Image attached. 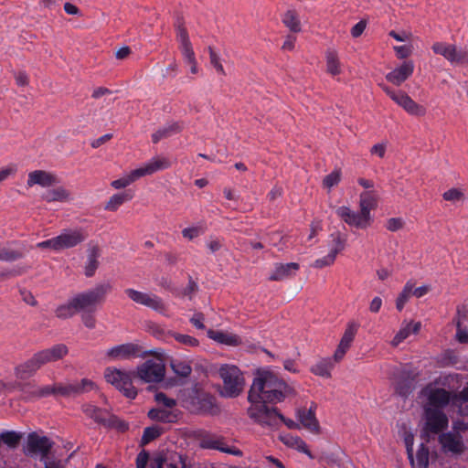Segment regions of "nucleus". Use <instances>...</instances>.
I'll use <instances>...</instances> for the list:
<instances>
[{
    "instance_id": "nucleus-11",
    "label": "nucleus",
    "mask_w": 468,
    "mask_h": 468,
    "mask_svg": "<svg viewBox=\"0 0 468 468\" xmlns=\"http://www.w3.org/2000/svg\"><path fill=\"white\" fill-rule=\"evenodd\" d=\"M425 425L423 427L421 437L426 441H430L431 434H438L448 427L449 420L446 414L441 410L426 407Z\"/></svg>"
},
{
    "instance_id": "nucleus-33",
    "label": "nucleus",
    "mask_w": 468,
    "mask_h": 468,
    "mask_svg": "<svg viewBox=\"0 0 468 468\" xmlns=\"http://www.w3.org/2000/svg\"><path fill=\"white\" fill-rule=\"evenodd\" d=\"M100 256V249L97 245H93L89 250L88 261L85 266V275L91 277L99 266L98 258Z\"/></svg>"
},
{
    "instance_id": "nucleus-17",
    "label": "nucleus",
    "mask_w": 468,
    "mask_h": 468,
    "mask_svg": "<svg viewBox=\"0 0 468 468\" xmlns=\"http://www.w3.org/2000/svg\"><path fill=\"white\" fill-rule=\"evenodd\" d=\"M335 214L349 227L365 229L371 225V215H366L361 209L354 211L349 207L342 206L335 209Z\"/></svg>"
},
{
    "instance_id": "nucleus-49",
    "label": "nucleus",
    "mask_w": 468,
    "mask_h": 468,
    "mask_svg": "<svg viewBox=\"0 0 468 468\" xmlns=\"http://www.w3.org/2000/svg\"><path fill=\"white\" fill-rule=\"evenodd\" d=\"M340 179L341 172L339 170H335L324 178L323 185L324 187L330 189L336 186L340 182Z\"/></svg>"
},
{
    "instance_id": "nucleus-21",
    "label": "nucleus",
    "mask_w": 468,
    "mask_h": 468,
    "mask_svg": "<svg viewBox=\"0 0 468 468\" xmlns=\"http://www.w3.org/2000/svg\"><path fill=\"white\" fill-rule=\"evenodd\" d=\"M414 71V63L411 60L404 61L386 75V80L390 83L400 86Z\"/></svg>"
},
{
    "instance_id": "nucleus-56",
    "label": "nucleus",
    "mask_w": 468,
    "mask_h": 468,
    "mask_svg": "<svg viewBox=\"0 0 468 468\" xmlns=\"http://www.w3.org/2000/svg\"><path fill=\"white\" fill-rule=\"evenodd\" d=\"M92 313L93 312L82 313L81 315L83 324L89 329H93L96 326V319Z\"/></svg>"
},
{
    "instance_id": "nucleus-10",
    "label": "nucleus",
    "mask_w": 468,
    "mask_h": 468,
    "mask_svg": "<svg viewBox=\"0 0 468 468\" xmlns=\"http://www.w3.org/2000/svg\"><path fill=\"white\" fill-rule=\"evenodd\" d=\"M106 381L123 393L128 399H134L137 390L132 382V373L114 367H107L104 371Z\"/></svg>"
},
{
    "instance_id": "nucleus-30",
    "label": "nucleus",
    "mask_w": 468,
    "mask_h": 468,
    "mask_svg": "<svg viewBox=\"0 0 468 468\" xmlns=\"http://www.w3.org/2000/svg\"><path fill=\"white\" fill-rule=\"evenodd\" d=\"M42 199L50 202H66L70 200V192L63 186L49 189L42 195Z\"/></svg>"
},
{
    "instance_id": "nucleus-61",
    "label": "nucleus",
    "mask_w": 468,
    "mask_h": 468,
    "mask_svg": "<svg viewBox=\"0 0 468 468\" xmlns=\"http://www.w3.org/2000/svg\"><path fill=\"white\" fill-rule=\"evenodd\" d=\"M367 27V23L364 20L359 21L351 28V35L353 37H360Z\"/></svg>"
},
{
    "instance_id": "nucleus-6",
    "label": "nucleus",
    "mask_w": 468,
    "mask_h": 468,
    "mask_svg": "<svg viewBox=\"0 0 468 468\" xmlns=\"http://www.w3.org/2000/svg\"><path fill=\"white\" fill-rule=\"evenodd\" d=\"M459 375H448L437 378L433 383L427 385L421 391L422 395L426 397L428 405L432 409L441 410L446 407L451 401L455 402L454 393H452L444 388L437 387L438 385L446 386L451 381L458 379Z\"/></svg>"
},
{
    "instance_id": "nucleus-4",
    "label": "nucleus",
    "mask_w": 468,
    "mask_h": 468,
    "mask_svg": "<svg viewBox=\"0 0 468 468\" xmlns=\"http://www.w3.org/2000/svg\"><path fill=\"white\" fill-rule=\"evenodd\" d=\"M171 166V162L164 156H155L148 162L143 164L140 167L132 170L122 177L112 181L111 186L114 189L124 188L141 177L151 176L158 171L167 169Z\"/></svg>"
},
{
    "instance_id": "nucleus-52",
    "label": "nucleus",
    "mask_w": 468,
    "mask_h": 468,
    "mask_svg": "<svg viewBox=\"0 0 468 468\" xmlns=\"http://www.w3.org/2000/svg\"><path fill=\"white\" fill-rule=\"evenodd\" d=\"M54 395H61V396H72L73 388L71 383L63 384V383H54L53 384Z\"/></svg>"
},
{
    "instance_id": "nucleus-44",
    "label": "nucleus",
    "mask_w": 468,
    "mask_h": 468,
    "mask_svg": "<svg viewBox=\"0 0 468 468\" xmlns=\"http://www.w3.org/2000/svg\"><path fill=\"white\" fill-rule=\"evenodd\" d=\"M0 438L7 446L16 448L19 443L22 435L16 431H5L0 435Z\"/></svg>"
},
{
    "instance_id": "nucleus-3",
    "label": "nucleus",
    "mask_w": 468,
    "mask_h": 468,
    "mask_svg": "<svg viewBox=\"0 0 468 468\" xmlns=\"http://www.w3.org/2000/svg\"><path fill=\"white\" fill-rule=\"evenodd\" d=\"M88 239V232L83 228L63 229L56 237L37 243L36 247L58 252L75 248Z\"/></svg>"
},
{
    "instance_id": "nucleus-12",
    "label": "nucleus",
    "mask_w": 468,
    "mask_h": 468,
    "mask_svg": "<svg viewBox=\"0 0 468 468\" xmlns=\"http://www.w3.org/2000/svg\"><path fill=\"white\" fill-rule=\"evenodd\" d=\"M419 372L410 366H404L394 373L392 384L401 397L409 396L415 388Z\"/></svg>"
},
{
    "instance_id": "nucleus-54",
    "label": "nucleus",
    "mask_w": 468,
    "mask_h": 468,
    "mask_svg": "<svg viewBox=\"0 0 468 468\" xmlns=\"http://www.w3.org/2000/svg\"><path fill=\"white\" fill-rule=\"evenodd\" d=\"M394 50L396 53V56L402 59L410 57L412 53V47L404 45V46H396L394 47Z\"/></svg>"
},
{
    "instance_id": "nucleus-51",
    "label": "nucleus",
    "mask_w": 468,
    "mask_h": 468,
    "mask_svg": "<svg viewBox=\"0 0 468 468\" xmlns=\"http://www.w3.org/2000/svg\"><path fill=\"white\" fill-rule=\"evenodd\" d=\"M442 197L447 201L457 202L464 198V193L459 188H451Z\"/></svg>"
},
{
    "instance_id": "nucleus-28",
    "label": "nucleus",
    "mask_w": 468,
    "mask_h": 468,
    "mask_svg": "<svg viewBox=\"0 0 468 468\" xmlns=\"http://www.w3.org/2000/svg\"><path fill=\"white\" fill-rule=\"evenodd\" d=\"M420 322H404L402 323V325L399 332L394 336L391 344L393 346L399 345L402 341H404L406 338H408L411 334H417L420 329Z\"/></svg>"
},
{
    "instance_id": "nucleus-5",
    "label": "nucleus",
    "mask_w": 468,
    "mask_h": 468,
    "mask_svg": "<svg viewBox=\"0 0 468 468\" xmlns=\"http://www.w3.org/2000/svg\"><path fill=\"white\" fill-rule=\"evenodd\" d=\"M153 358L145 360L136 368V376L145 383L161 382L165 375V354L162 349L146 351Z\"/></svg>"
},
{
    "instance_id": "nucleus-29",
    "label": "nucleus",
    "mask_w": 468,
    "mask_h": 468,
    "mask_svg": "<svg viewBox=\"0 0 468 468\" xmlns=\"http://www.w3.org/2000/svg\"><path fill=\"white\" fill-rule=\"evenodd\" d=\"M378 195L376 191H365L359 197V208L366 214L371 215L370 211L378 207Z\"/></svg>"
},
{
    "instance_id": "nucleus-2",
    "label": "nucleus",
    "mask_w": 468,
    "mask_h": 468,
    "mask_svg": "<svg viewBox=\"0 0 468 468\" xmlns=\"http://www.w3.org/2000/svg\"><path fill=\"white\" fill-rule=\"evenodd\" d=\"M69 353L64 344H58L35 353L31 358L16 367V375L20 379H26L33 376L44 365L62 359Z\"/></svg>"
},
{
    "instance_id": "nucleus-9",
    "label": "nucleus",
    "mask_w": 468,
    "mask_h": 468,
    "mask_svg": "<svg viewBox=\"0 0 468 468\" xmlns=\"http://www.w3.org/2000/svg\"><path fill=\"white\" fill-rule=\"evenodd\" d=\"M250 402V406L248 408L247 412L251 420L263 427L278 426L280 419H282V415L276 409L270 408L266 405L267 402L261 400Z\"/></svg>"
},
{
    "instance_id": "nucleus-40",
    "label": "nucleus",
    "mask_w": 468,
    "mask_h": 468,
    "mask_svg": "<svg viewBox=\"0 0 468 468\" xmlns=\"http://www.w3.org/2000/svg\"><path fill=\"white\" fill-rule=\"evenodd\" d=\"M83 411L88 417L93 419L97 422H104L106 420L107 412L104 410L100 409L94 405H84Z\"/></svg>"
},
{
    "instance_id": "nucleus-27",
    "label": "nucleus",
    "mask_w": 468,
    "mask_h": 468,
    "mask_svg": "<svg viewBox=\"0 0 468 468\" xmlns=\"http://www.w3.org/2000/svg\"><path fill=\"white\" fill-rule=\"evenodd\" d=\"M148 417L155 421L171 423L176 421L177 413L176 410L156 407L148 411Z\"/></svg>"
},
{
    "instance_id": "nucleus-53",
    "label": "nucleus",
    "mask_w": 468,
    "mask_h": 468,
    "mask_svg": "<svg viewBox=\"0 0 468 468\" xmlns=\"http://www.w3.org/2000/svg\"><path fill=\"white\" fill-rule=\"evenodd\" d=\"M335 258L336 256L334 255V253H332L331 251H329V253L326 256L314 261V262L313 263V267L322 269L324 267L330 266L335 262Z\"/></svg>"
},
{
    "instance_id": "nucleus-14",
    "label": "nucleus",
    "mask_w": 468,
    "mask_h": 468,
    "mask_svg": "<svg viewBox=\"0 0 468 468\" xmlns=\"http://www.w3.org/2000/svg\"><path fill=\"white\" fill-rule=\"evenodd\" d=\"M431 49L435 54L442 56L452 65L468 64V48H458L454 44L435 42Z\"/></svg>"
},
{
    "instance_id": "nucleus-19",
    "label": "nucleus",
    "mask_w": 468,
    "mask_h": 468,
    "mask_svg": "<svg viewBox=\"0 0 468 468\" xmlns=\"http://www.w3.org/2000/svg\"><path fill=\"white\" fill-rule=\"evenodd\" d=\"M53 442L46 436L32 432L27 436L26 452L31 455H40L46 458L52 448Z\"/></svg>"
},
{
    "instance_id": "nucleus-59",
    "label": "nucleus",
    "mask_w": 468,
    "mask_h": 468,
    "mask_svg": "<svg viewBox=\"0 0 468 468\" xmlns=\"http://www.w3.org/2000/svg\"><path fill=\"white\" fill-rule=\"evenodd\" d=\"M403 220L401 218H389L388 221H387V229L389 230V231H397L400 229H402L403 227Z\"/></svg>"
},
{
    "instance_id": "nucleus-24",
    "label": "nucleus",
    "mask_w": 468,
    "mask_h": 468,
    "mask_svg": "<svg viewBox=\"0 0 468 468\" xmlns=\"http://www.w3.org/2000/svg\"><path fill=\"white\" fill-rule=\"evenodd\" d=\"M299 268L300 266L296 262L275 263L269 280L278 282L291 278L295 275Z\"/></svg>"
},
{
    "instance_id": "nucleus-62",
    "label": "nucleus",
    "mask_w": 468,
    "mask_h": 468,
    "mask_svg": "<svg viewBox=\"0 0 468 468\" xmlns=\"http://www.w3.org/2000/svg\"><path fill=\"white\" fill-rule=\"evenodd\" d=\"M296 37L292 35H288L282 46V49L284 51H292L295 47Z\"/></svg>"
},
{
    "instance_id": "nucleus-37",
    "label": "nucleus",
    "mask_w": 468,
    "mask_h": 468,
    "mask_svg": "<svg viewBox=\"0 0 468 468\" xmlns=\"http://www.w3.org/2000/svg\"><path fill=\"white\" fill-rule=\"evenodd\" d=\"M77 308L73 299H69L66 303L61 304L55 310L56 316L60 319H68L77 314Z\"/></svg>"
},
{
    "instance_id": "nucleus-42",
    "label": "nucleus",
    "mask_w": 468,
    "mask_h": 468,
    "mask_svg": "<svg viewBox=\"0 0 468 468\" xmlns=\"http://www.w3.org/2000/svg\"><path fill=\"white\" fill-rule=\"evenodd\" d=\"M73 395H80L91 391L96 388L95 383L88 378H83L80 382L71 383Z\"/></svg>"
},
{
    "instance_id": "nucleus-13",
    "label": "nucleus",
    "mask_w": 468,
    "mask_h": 468,
    "mask_svg": "<svg viewBox=\"0 0 468 468\" xmlns=\"http://www.w3.org/2000/svg\"><path fill=\"white\" fill-rule=\"evenodd\" d=\"M383 91L405 112L414 116H423L426 113L424 106L414 101L405 91L395 90L390 87L380 84Z\"/></svg>"
},
{
    "instance_id": "nucleus-48",
    "label": "nucleus",
    "mask_w": 468,
    "mask_h": 468,
    "mask_svg": "<svg viewBox=\"0 0 468 468\" xmlns=\"http://www.w3.org/2000/svg\"><path fill=\"white\" fill-rule=\"evenodd\" d=\"M209 59L211 65L215 68L218 73L226 75L223 65L220 62L219 55L214 50L212 47H208Z\"/></svg>"
},
{
    "instance_id": "nucleus-25",
    "label": "nucleus",
    "mask_w": 468,
    "mask_h": 468,
    "mask_svg": "<svg viewBox=\"0 0 468 468\" xmlns=\"http://www.w3.org/2000/svg\"><path fill=\"white\" fill-rule=\"evenodd\" d=\"M207 336L219 344L229 346H237L242 343L241 338L238 335L224 331L209 329Z\"/></svg>"
},
{
    "instance_id": "nucleus-63",
    "label": "nucleus",
    "mask_w": 468,
    "mask_h": 468,
    "mask_svg": "<svg viewBox=\"0 0 468 468\" xmlns=\"http://www.w3.org/2000/svg\"><path fill=\"white\" fill-rule=\"evenodd\" d=\"M456 338L460 343H468V331L461 327L460 322H457Z\"/></svg>"
},
{
    "instance_id": "nucleus-18",
    "label": "nucleus",
    "mask_w": 468,
    "mask_h": 468,
    "mask_svg": "<svg viewBox=\"0 0 468 468\" xmlns=\"http://www.w3.org/2000/svg\"><path fill=\"white\" fill-rule=\"evenodd\" d=\"M145 351L142 350V347L133 343H126L112 346L106 352V357L111 361L116 360H129L135 357L146 356Z\"/></svg>"
},
{
    "instance_id": "nucleus-55",
    "label": "nucleus",
    "mask_w": 468,
    "mask_h": 468,
    "mask_svg": "<svg viewBox=\"0 0 468 468\" xmlns=\"http://www.w3.org/2000/svg\"><path fill=\"white\" fill-rule=\"evenodd\" d=\"M202 233V230L198 227H190L186 228L182 230V235L184 238L192 240L197 238Z\"/></svg>"
},
{
    "instance_id": "nucleus-23",
    "label": "nucleus",
    "mask_w": 468,
    "mask_h": 468,
    "mask_svg": "<svg viewBox=\"0 0 468 468\" xmlns=\"http://www.w3.org/2000/svg\"><path fill=\"white\" fill-rule=\"evenodd\" d=\"M56 183H58L57 176L45 170H35L30 172L27 180V187H32L36 185L41 187H50Z\"/></svg>"
},
{
    "instance_id": "nucleus-15",
    "label": "nucleus",
    "mask_w": 468,
    "mask_h": 468,
    "mask_svg": "<svg viewBox=\"0 0 468 468\" xmlns=\"http://www.w3.org/2000/svg\"><path fill=\"white\" fill-rule=\"evenodd\" d=\"M125 294L135 303L146 306L161 314H165L167 306L158 295L128 288Z\"/></svg>"
},
{
    "instance_id": "nucleus-58",
    "label": "nucleus",
    "mask_w": 468,
    "mask_h": 468,
    "mask_svg": "<svg viewBox=\"0 0 468 468\" xmlns=\"http://www.w3.org/2000/svg\"><path fill=\"white\" fill-rule=\"evenodd\" d=\"M35 393L37 398H44L50 395H54L53 385L43 386L35 388Z\"/></svg>"
},
{
    "instance_id": "nucleus-26",
    "label": "nucleus",
    "mask_w": 468,
    "mask_h": 468,
    "mask_svg": "<svg viewBox=\"0 0 468 468\" xmlns=\"http://www.w3.org/2000/svg\"><path fill=\"white\" fill-rule=\"evenodd\" d=\"M297 419L304 428L311 431H318L319 424L315 418L314 410L312 408L299 409L297 410Z\"/></svg>"
},
{
    "instance_id": "nucleus-60",
    "label": "nucleus",
    "mask_w": 468,
    "mask_h": 468,
    "mask_svg": "<svg viewBox=\"0 0 468 468\" xmlns=\"http://www.w3.org/2000/svg\"><path fill=\"white\" fill-rule=\"evenodd\" d=\"M405 444L407 448L408 458L411 465H414V457H413V436L409 435L405 438Z\"/></svg>"
},
{
    "instance_id": "nucleus-45",
    "label": "nucleus",
    "mask_w": 468,
    "mask_h": 468,
    "mask_svg": "<svg viewBox=\"0 0 468 468\" xmlns=\"http://www.w3.org/2000/svg\"><path fill=\"white\" fill-rule=\"evenodd\" d=\"M154 400L157 402L158 407L166 408V409H170V410H175V407L176 405V399H174L172 398H168L163 392L155 393Z\"/></svg>"
},
{
    "instance_id": "nucleus-57",
    "label": "nucleus",
    "mask_w": 468,
    "mask_h": 468,
    "mask_svg": "<svg viewBox=\"0 0 468 468\" xmlns=\"http://www.w3.org/2000/svg\"><path fill=\"white\" fill-rule=\"evenodd\" d=\"M38 388V386L27 384L22 388V393L26 399H37V394L35 393V388Z\"/></svg>"
},
{
    "instance_id": "nucleus-34",
    "label": "nucleus",
    "mask_w": 468,
    "mask_h": 468,
    "mask_svg": "<svg viewBox=\"0 0 468 468\" xmlns=\"http://www.w3.org/2000/svg\"><path fill=\"white\" fill-rule=\"evenodd\" d=\"M133 195L130 192L118 193L112 196L105 205V209L116 211L124 202L132 200Z\"/></svg>"
},
{
    "instance_id": "nucleus-32",
    "label": "nucleus",
    "mask_w": 468,
    "mask_h": 468,
    "mask_svg": "<svg viewBox=\"0 0 468 468\" xmlns=\"http://www.w3.org/2000/svg\"><path fill=\"white\" fill-rule=\"evenodd\" d=\"M282 23L293 33H299L302 30L301 20L295 10H287L282 15Z\"/></svg>"
},
{
    "instance_id": "nucleus-36",
    "label": "nucleus",
    "mask_w": 468,
    "mask_h": 468,
    "mask_svg": "<svg viewBox=\"0 0 468 468\" xmlns=\"http://www.w3.org/2000/svg\"><path fill=\"white\" fill-rule=\"evenodd\" d=\"M325 58L327 72L333 76L339 75L341 73V67L336 51L327 50Z\"/></svg>"
},
{
    "instance_id": "nucleus-8",
    "label": "nucleus",
    "mask_w": 468,
    "mask_h": 468,
    "mask_svg": "<svg viewBox=\"0 0 468 468\" xmlns=\"http://www.w3.org/2000/svg\"><path fill=\"white\" fill-rule=\"evenodd\" d=\"M110 286L101 284L91 290L82 292L72 297L78 313L95 312L97 306L104 302Z\"/></svg>"
},
{
    "instance_id": "nucleus-41",
    "label": "nucleus",
    "mask_w": 468,
    "mask_h": 468,
    "mask_svg": "<svg viewBox=\"0 0 468 468\" xmlns=\"http://www.w3.org/2000/svg\"><path fill=\"white\" fill-rule=\"evenodd\" d=\"M180 131V126L177 123H174L157 130L152 134L153 143L156 144L160 140L169 137L174 133Z\"/></svg>"
},
{
    "instance_id": "nucleus-22",
    "label": "nucleus",
    "mask_w": 468,
    "mask_h": 468,
    "mask_svg": "<svg viewBox=\"0 0 468 468\" xmlns=\"http://www.w3.org/2000/svg\"><path fill=\"white\" fill-rule=\"evenodd\" d=\"M439 441L445 452L461 454L464 451L463 437L458 432H446L439 437Z\"/></svg>"
},
{
    "instance_id": "nucleus-1",
    "label": "nucleus",
    "mask_w": 468,
    "mask_h": 468,
    "mask_svg": "<svg viewBox=\"0 0 468 468\" xmlns=\"http://www.w3.org/2000/svg\"><path fill=\"white\" fill-rule=\"evenodd\" d=\"M296 394L295 388L286 383L273 373L263 370L258 372L249 391V401L278 403Z\"/></svg>"
},
{
    "instance_id": "nucleus-43",
    "label": "nucleus",
    "mask_w": 468,
    "mask_h": 468,
    "mask_svg": "<svg viewBox=\"0 0 468 468\" xmlns=\"http://www.w3.org/2000/svg\"><path fill=\"white\" fill-rule=\"evenodd\" d=\"M331 238L332 245L330 251L336 256L339 252L344 250L346 243V239L339 231L333 233L331 235Z\"/></svg>"
},
{
    "instance_id": "nucleus-64",
    "label": "nucleus",
    "mask_w": 468,
    "mask_h": 468,
    "mask_svg": "<svg viewBox=\"0 0 468 468\" xmlns=\"http://www.w3.org/2000/svg\"><path fill=\"white\" fill-rule=\"evenodd\" d=\"M15 80L18 86L24 87L28 84V76L25 71H18L15 73Z\"/></svg>"
},
{
    "instance_id": "nucleus-20",
    "label": "nucleus",
    "mask_w": 468,
    "mask_h": 468,
    "mask_svg": "<svg viewBox=\"0 0 468 468\" xmlns=\"http://www.w3.org/2000/svg\"><path fill=\"white\" fill-rule=\"evenodd\" d=\"M27 252V247L23 242L14 240L0 244L1 261L12 262L21 260Z\"/></svg>"
},
{
    "instance_id": "nucleus-39",
    "label": "nucleus",
    "mask_w": 468,
    "mask_h": 468,
    "mask_svg": "<svg viewBox=\"0 0 468 468\" xmlns=\"http://www.w3.org/2000/svg\"><path fill=\"white\" fill-rule=\"evenodd\" d=\"M412 468H428L429 466V449L424 443H421L417 451L416 458H414V465Z\"/></svg>"
},
{
    "instance_id": "nucleus-7",
    "label": "nucleus",
    "mask_w": 468,
    "mask_h": 468,
    "mask_svg": "<svg viewBox=\"0 0 468 468\" xmlns=\"http://www.w3.org/2000/svg\"><path fill=\"white\" fill-rule=\"evenodd\" d=\"M218 375L223 381L221 395L226 398H236L244 389L245 378L235 365L224 364L218 369Z\"/></svg>"
},
{
    "instance_id": "nucleus-38",
    "label": "nucleus",
    "mask_w": 468,
    "mask_h": 468,
    "mask_svg": "<svg viewBox=\"0 0 468 468\" xmlns=\"http://www.w3.org/2000/svg\"><path fill=\"white\" fill-rule=\"evenodd\" d=\"M412 289H413V282L412 281H408L402 291L399 292L397 300H396V308L399 310V311H401L405 304L408 303V301L410 300V298L411 296H413V293H412Z\"/></svg>"
},
{
    "instance_id": "nucleus-46",
    "label": "nucleus",
    "mask_w": 468,
    "mask_h": 468,
    "mask_svg": "<svg viewBox=\"0 0 468 468\" xmlns=\"http://www.w3.org/2000/svg\"><path fill=\"white\" fill-rule=\"evenodd\" d=\"M168 334L171 336H173L178 343H180L184 346H198V340L191 335L175 333V332H168Z\"/></svg>"
},
{
    "instance_id": "nucleus-31",
    "label": "nucleus",
    "mask_w": 468,
    "mask_h": 468,
    "mask_svg": "<svg viewBox=\"0 0 468 468\" xmlns=\"http://www.w3.org/2000/svg\"><path fill=\"white\" fill-rule=\"evenodd\" d=\"M334 362L332 358L326 357V358H321L317 363H315L311 367V372L314 373L316 376L329 378L331 377V371L334 368Z\"/></svg>"
},
{
    "instance_id": "nucleus-50",
    "label": "nucleus",
    "mask_w": 468,
    "mask_h": 468,
    "mask_svg": "<svg viewBox=\"0 0 468 468\" xmlns=\"http://www.w3.org/2000/svg\"><path fill=\"white\" fill-rule=\"evenodd\" d=\"M171 367L175 373L181 377H187L192 371L191 367L186 362H174Z\"/></svg>"
},
{
    "instance_id": "nucleus-16",
    "label": "nucleus",
    "mask_w": 468,
    "mask_h": 468,
    "mask_svg": "<svg viewBox=\"0 0 468 468\" xmlns=\"http://www.w3.org/2000/svg\"><path fill=\"white\" fill-rule=\"evenodd\" d=\"M176 38L179 42V49L182 53L184 61L190 67L192 74H197L198 67L196 55L190 42L188 33L181 23L176 25Z\"/></svg>"
},
{
    "instance_id": "nucleus-35",
    "label": "nucleus",
    "mask_w": 468,
    "mask_h": 468,
    "mask_svg": "<svg viewBox=\"0 0 468 468\" xmlns=\"http://www.w3.org/2000/svg\"><path fill=\"white\" fill-rule=\"evenodd\" d=\"M358 324L356 322H349L346 325V328L344 332V335L340 340L338 346L343 347L348 350L351 346L352 342L357 333Z\"/></svg>"
},
{
    "instance_id": "nucleus-47",
    "label": "nucleus",
    "mask_w": 468,
    "mask_h": 468,
    "mask_svg": "<svg viewBox=\"0 0 468 468\" xmlns=\"http://www.w3.org/2000/svg\"><path fill=\"white\" fill-rule=\"evenodd\" d=\"M161 433L162 430L156 426L145 428L142 436V444L145 445L149 443L153 440L159 437Z\"/></svg>"
}]
</instances>
